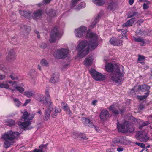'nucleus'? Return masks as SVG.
I'll return each mask as SVG.
<instances>
[{"instance_id":"obj_62","label":"nucleus","mask_w":152,"mask_h":152,"mask_svg":"<svg viewBox=\"0 0 152 152\" xmlns=\"http://www.w3.org/2000/svg\"><path fill=\"white\" fill-rule=\"evenodd\" d=\"M143 20L142 19H140L139 20L137 23L139 24V25H140L141 23H143Z\"/></svg>"},{"instance_id":"obj_61","label":"nucleus","mask_w":152,"mask_h":152,"mask_svg":"<svg viewBox=\"0 0 152 152\" xmlns=\"http://www.w3.org/2000/svg\"><path fill=\"white\" fill-rule=\"evenodd\" d=\"M41 48L44 49L46 48V45L45 44H43L41 45Z\"/></svg>"},{"instance_id":"obj_1","label":"nucleus","mask_w":152,"mask_h":152,"mask_svg":"<svg viewBox=\"0 0 152 152\" xmlns=\"http://www.w3.org/2000/svg\"><path fill=\"white\" fill-rule=\"evenodd\" d=\"M105 67L108 72L113 71L110 75V80L118 84H120L122 81V77L124 74L123 66L120 64H113L108 63L105 65Z\"/></svg>"},{"instance_id":"obj_10","label":"nucleus","mask_w":152,"mask_h":152,"mask_svg":"<svg viewBox=\"0 0 152 152\" xmlns=\"http://www.w3.org/2000/svg\"><path fill=\"white\" fill-rule=\"evenodd\" d=\"M87 28L84 26L75 29V34L77 37L81 38L83 34L85 33Z\"/></svg>"},{"instance_id":"obj_55","label":"nucleus","mask_w":152,"mask_h":152,"mask_svg":"<svg viewBox=\"0 0 152 152\" xmlns=\"http://www.w3.org/2000/svg\"><path fill=\"white\" fill-rule=\"evenodd\" d=\"M31 101V99H27L25 101V103L23 104V106H26L27 104L29 103Z\"/></svg>"},{"instance_id":"obj_3","label":"nucleus","mask_w":152,"mask_h":152,"mask_svg":"<svg viewBox=\"0 0 152 152\" xmlns=\"http://www.w3.org/2000/svg\"><path fill=\"white\" fill-rule=\"evenodd\" d=\"M88 42L86 40L80 42L77 46L76 49L78 51L77 56L83 58L88 53Z\"/></svg>"},{"instance_id":"obj_20","label":"nucleus","mask_w":152,"mask_h":152,"mask_svg":"<svg viewBox=\"0 0 152 152\" xmlns=\"http://www.w3.org/2000/svg\"><path fill=\"white\" fill-rule=\"evenodd\" d=\"M133 39L134 41L137 42H140L141 46H143L145 44V42L144 39L139 37H133Z\"/></svg>"},{"instance_id":"obj_63","label":"nucleus","mask_w":152,"mask_h":152,"mask_svg":"<svg viewBox=\"0 0 152 152\" xmlns=\"http://www.w3.org/2000/svg\"><path fill=\"white\" fill-rule=\"evenodd\" d=\"M5 69L3 65H0V69H2L3 70H4V69Z\"/></svg>"},{"instance_id":"obj_54","label":"nucleus","mask_w":152,"mask_h":152,"mask_svg":"<svg viewBox=\"0 0 152 152\" xmlns=\"http://www.w3.org/2000/svg\"><path fill=\"white\" fill-rule=\"evenodd\" d=\"M5 77L6 76L5 75L0 74V80H3L4 79Z\"/></svg>"},{"instance_id":"obj_47","label":"nucleus","mask_w":152,"mask_h":152,"mask_svg":"<svg viewBox=\"0 0 152 152\" xmlns=\"http://www.w3.org/2000/svg\"><path fill=\"white\" fill-rule=\"evenodd\" d=\"M10 77L12 80H15L18 79V77L15 74H12L10 75Z\"/></svg>"},{"instance_id":"obj_58","label":"nucleus","mask_w":152,"mask_h":152,"mask_svg":"<svg viewBox=\"0 0 152 152\" xmlns=\"http://www.w3.org/2000/svg\"><path fill=\"white\" fill-rule=\"evenodd\" d=\"M106 152H114V151L111 149H107L106 150Z\"/></svg>"},{"instance_id":"obj_25","label":"nucleus","mask_w":152,"mask_h":152,"mask_svg":"<svg viewBox=\"0 0 152 152\" xmlns=\"http://www.w3.org/2000/svg\"><path fill=\"white\" fill-rule=\"evenodd\" d=\"M115 104H113L109 107V109L112 112L115 114H117L119 113V111L116 110Z\"/></svg>"},{"instance_id":"obj_5","label":"nucleus","mask_w":152,"mask_h":152,"mask_svg":"<svg viewBox=\"0 0 152 152\" xmlns=\"http://www.w3.org/2000/svg\"><path fill=\"white\" fill-rule=\"evenodd\" d=\"M62 34V33L59 31L57 28L54 27L50 33V42L51 43L55 42L61 37Z\"/></svg>"},{"instance_id":"obj_4","label":"nucleus","mask_w":152,"mask_h":152,"mask_svg":"<svg viewBox=\"0 0 152 152\" xmlns=\"http://www.w3.org/2000/svg\"><path fill=\"white\" fill-rule=\"evenodd\" d=\"M87 37L91 39L89 43L88 42V50H93L95 49L98 46L97 40L98 37L95 34L92 32H87Z\"/></svg>"},{"instance_id":"obj_28","label":"nucleus","mask_w":152,"mask_h":152,"mask_svg":"<svg viewBox=\"0 0 152 152\" xmlns=\"http://www.w3.org/2000/svg\"><path fill=\"white\" fill-rule=\"evenodd\" d=\"M92 1L95 4L97 5H102L105 3L104 0H92Z\"/></svg>"},{"instance_id":"obj_8","label":"nucleus","mask_w":152,"mask_h":152,"mask_svg":"<svg viewBox=\"0 0 152 152\" xmlns=\"http://www.w3.org/2000/svg\"><path fill=\"white\" fill-rule=\"evenodd\" d=\"M136 137L137 139L139 141L143 142H146L149 137L147 134V132L145 131L139 132L137 133Z\"/></svg>"},{"instance_id":"obj_31","label":"nucleus","mask_w":152,"mask_h":152,"mask_svg":"<svg viewBox=\"0 0 152 152\" xmlns=\"http://www.w3.org/2000/svg\"><path fill=\"white\" fill-rule=\"evenodd\" d=\"M8 83L2 82L0 84V88H5L6 89H8L10 88L9 85L8 84Z\"/></svg>"},{"instance_id":"obj_39","label":"nucleus","mask_w":152,"mask_h":152,"mask_svg":"<svg viewBox=\"0 0 152 152\" xmlns=\"http://www.w3.org/2000/svg\"><path fill=\"white\" fill-rule=\"evenodd\" d=\"M116 7V5L113 3H110L108 6V8L112 10H115Z\"/></svg>"},{"instance_id":"obj_57","label":"nucleus","mask_w":152,"mask_h":152,"mask_svg":"<svg viewBox=\"0 0 152 152\" xmlns=\"http://www.w3.org/2000/svg\"><path fill=\"white\" fill-rule=\"evenodd\" d=\"M50 0H43V2L44 3L48 4L50 2Z\"/></svg>"},{"instance_id":"obj_29","label":"nucleus","mask_w":152,"mask_h":152,"mask_svg":"<svg viewBox=\"0 0 152 152\" xmlns=\"http://www.w3.org/2000/svg\"><path fill=\"white\" fill-rule=\"evenodd\" d=\"M84 120L85 124L87 126L91 127H94L92 123L91 122L90 120L88 119L85 118L84 119Z\"/></svg>"},{"instance_id":"obj_23","label":"nucleus","mask_w":152,"mask_h":152,"mask_svg":"<svg viewBox=\"0 0 152 152\" xmlns=\"http://www.w3.org/2000/svg\"><path fill=\"white\" fill-rule=\"evenodd\" d=\"M46 149V146L45 145H41L39 146V149H35L32 152H42Z\"/></svg>"},{"instance_id":"obj_6","label":"nucleus","mask_w":152,"mask_h":152,"mask_svg":"<svg viewBox=\"0 0 152 152\" xmlns=\"http://www.w3.org/2000/svg\"><path fill=\"white\" fill-rule=\"evenodd\" d=\"M69 53V50L66 49L61 48L56 50L54 52V55L57 59H63L65 58Z\"/></svg>"},{"instance_id":"obj_21","label":"nucleus","mask_w":152,"mask_h":152,"mask_svg":"<svg viewBox=\"0 0 152 152\" xmlns=\"http://www.w3.org/2000/svg\"><path fill=\"white\" fill-rule=\"evenodd\" d=\"M59 75L58 73H55L53 74L51 78V82L55 83L58 80Z\"/></svg>"},{"instance_id":"obj_43","label":"nucleus","mask_w":152,"mask_h":152,"mask_svg":"<svg viewBox=\"0 0 152 152\" xmlns=\"http://www.w3.org/2000/svg\"><path fill=\"white\" fill-rule=\"evenodd\" d=\"M77 137L80 138V139L81 140L83 139L86 140L87 139L86 135L83 134H79L77 136Z\"/></svg>"},{"instance_id":"obj_11","label":"nucleus","mask_w":152,"mask_h":152,"mask_svg":"<svg viewBox=\"0 0 152 152\" xmlns=\"http://www.w3.org/2000/svg\"><path fill=\"white\" fill-rule=\"evenodd\" d=\"M109 42L114 46H119L122 45L123 41L118 39L112 37L110 39Z\"/></svg>"},{"instance_id":"obj_24","label":"nucleus","mask_w":152,"mask_h":152,"mask_svg":"<svg viewBox=\"0 0 152 152\" xmlns=\"http://www.w3.org/2000/svg\"><path fill=\"white\" fill-rule=\"evenodd\" d=\"M50 110L48 109L46 110L44 117V121H46L49 119L50 114Z\"/></svg>"},{"instance_id":"obj_26","label":"nucleus","mask_w":152,"mask_h":152,"mask_svg":"<svg viewBox=\"0 0 152 152\" xmlns=\"http://www.w3.org/2000/svg\"><path fill=\"white\" fill-rule=\"evenodd\" d=\"M35 92L33 91H27L24 92V94L27 97L30 98L34 96Z\"/></svg>"},{"instance_id":"obj_32","label":"nucleus","mask_w":152,"mask_h":152,"mask_svg":"<svg viewBox=\"0 0 152 152\" xmlns=\"http://www.w3.org/2000/svg\"><path fill=\"white\" fill-rule=\"evenodd\" d=\"M6 124L9 126H14L15 124V120L12 119L7 120L6 121Z\"/></svg>"},{"instance_id":"obj_60","label":"nucleus","mask_w":152,"mask_h":152,"mask_svg":"<svg viewBox=\"0 0 152 152\" xmlns=\"http://www.w3.org/2000/svg\"><path fill=\"white\" fill-rule=\"evenodd\" d=\"M127 32V31L126 30H124L123 31H121V34L122 35L125 34L126 32Z\"/></svg>"},{"instance_id":"obj_52","label":"nucleus","mask_w":152,"mask_h":152,"mask_svg":"<svg viewBox=\"0 0 152 152\" xmlns=\"http://www.w3.org/2000/svg\"><path fill=\"white\" fill-rule=\"evenodd\" d=\"M113 142L115 144H116L120 143V141L119 140V139L117 138L113 139Z\"/></svg>"},{"instance_id":"obj_16","label":"nucleus","mask_w":152,"mask_h":152,"mask_svg":"<svg viewBox=\"0 0 152 152\" xmlns=\"http://www.w3.org/2000/svg\"><path fill=\"white\" fill-rule=\"evenodd\" d=\"M52 109L51 116L53 118H55L57 116V114L61 111V110L59 107H55L53 108L51 107Z\"/></svg>"},{"instance_id":"obj_41","label":"nucleus","mask_w":152,"mask_h":152,"mask_svg":"<svg viewBox=\"0 0 152 152\" xmlns=\"http://www.w3.org/2000/svg\"><path fill=\"white\" fill-rule=\"evenodd\" d=\"M86 6V4L85 3H83L80 4L78 5L76 7V9L79 10L85 7Z\"/></svg>"},{"instance_id":"obj_13","label":"nucleus","mask_w":152,"mask_h":152,"mask_svg":"<svg viewBox=\"0 0 152 152\" xmlns=\"http://www.w3.org/2000/svg\"><path fill=\"white\" fill-rule=\"evenodd\" d=\"M20 30L23 34L27 36L28 34L30 31V28L27 26L22 25L20 27Z\"/></svg>"},{"instance_id":"obj_2","label":"nucleus","mask_w":152,"mask_h":152,"mask_svg":"<svg viewBox=\"0 0 152 152\" xmlns=\"http://www.w3.org/2000/svg\"><path fill=\"white\" fill-rule=\"evenodd\" d=\"M19 134V133L17 132L10 131L2 135L1 138L5 141L4 147L7 148L12 145L14 143L13 140Z\"/></svg>"},{"instance_id":"obj_7","label":"nucleus","mask_w":152,"mask_h":152,"mask_svg":"<svg viewBox=\"0 0 152 152\" xmlns=\"http://www.w3.org/2000/svg\"><path fill=\"white\" fill-rule=\"evenodd\" d=\"M89 72L93 78L96 80H104L106 78L104 75L96 72L93 69H91Z\"/></svg>"},{"instance_id":"obj_53","label":"nucleus","mask_w":152,"mask_h":152,"mask_svg":"<svg viewBox=\"0 0 152 152\" xmlns=\"http://www.w3.org/2000/svg\"><path fill=\"white\" fill-rule=\"evenodd\" d=\"M119 139V140L120 141V143L123 144L125 143L124 142V139L123 137H121Z\"/></svg>"},{"instance_id":"obj_64","label":"nucleus","mask_w":152,"mask_h":152,"mask_svg":"<svg viewBox=\"0 0 152 152\" xmlns=\"http://www.w3.org/2000/svg\"><path fill=\"white\" fill-rule=\"evenodd\" d=\"M97 102V101L96 100H94L92 102V104L94 105H96V104Z\"/></svg>"},{"instance_id":"obj_36","label":"nucleus","mask_w":152,"mask_h":152,"mask_svg":"<svg viewBox=\"0 0 152 152\" xmlns=\"http://www.w3.org/2000/svg\"><path fill=\"white\" fill-rule=\"evenodd\" d=\"M17 90L18 91L22 93L23 92L24 90L23 88L19 86H17L15 88H14L13 89H12V91Z\"/></svg>"},{"instance_id":"obj_45","label":"nucleus","mask_w":152,"mask_h":152,"mask_svg":"<svg viewBox=\"0 0 152 152\" xmlns=\"http://www.w3.org/2000/svg\"><path fill=\"white\" fill-rule=\"evenodd\" d=\"M14 100L15 101V104L18 107L21 105V102L18 100V99L15 98L14 99Z\"/></svg>"},{"instance_id":"obj_56","label":"nucleus","mask_w":152,"mask_h":152,"mask_svg":"<svg viewBox=\"0 0 152 152\" xmlns=\"http://www.w3.org/2000/svg\"><path fill=\"white\" fill-rule=\"evenodd\" d=\"M45 94H46V97H45V99L47 98L48 99H49L50 98V96L49 95V93L48 92H46L45 93Z\"/></svg>"},{"instance_id":"obj_34","label":"nucleus","mask_w":152,"mask_h":152,"mask_svg":"<svg viewBox=\"0 0 152 152\" xmlns=\"http://www.w3.org/2000/svg\"><path fill=\"white\" fill-rule=\"evenodd\" d=\"M139 88L142 91H146L149 90L150 89V87L147 85H144L140 86Z\"/></svg>"},{"instance_id":"obj_38","label":"nucleus","mask_w":152,"mask_h":152,"mask_svg":"<svg viewBox=\"0 0 152 152\" xmlns=\"http://www.w3.org/2000/svg\"><path fill=\"white\" fill-rule=\"evenodd\" d=\"M42 15V12L40 10H38L34 14V17L36 18L38 17H40Z\"/></svg>"},{"instance_id":"obj_27","label":"nucleus","mask_w":152,"mask_h":152,"mask_svg":"<svg viewBox=\"0 0 152 152\" xmlns=\"http://www.w3.org/2000/svg\"><path fill=\"white\" fill-rule=\"evenodd\" d=\"M45 97L42 94H39L36 97V99L43 104L45 102Z\"/></svg>"},{"instance_id":"obj_30","label":"nucleus","mask_w":152,"mask_h":152,"mask_svg":"<svg viewBox=\"0 0 152 152\" xmlns=\"http://www.w3.org/2000/svg\"><path fill=\"white\" fill-rule=\"evenodd\" d=\"M134 22V20L133 19H131L125 23H124L122 25L123 27H127L131 26Z\"/></svg>"},{"instance_id":"obj_48","label":"nucleus","mask_w":152,"mask_h":152,"mask_svg":"<svg viewBox=\"0 0 152 152\" xmlns=\"http://www.w3.org/2000/svg\"><path fill=\"white\" fill-rule=\"evenodd\" d=\"M145 58L144 56L140 55H139L138 60V61H140L144 60Z\"/></svg>"},{"instance_id":"obj_9","label":"nucleus","mask_w":152,"mask_h":152,"mask_svg":"<svg viewBox=\"0 0 152 152\" xmlns=\"http://www.w3.org/2000/svg\"><path fill=\"white\" fill-rule=\"evenodd\" d=\"M130 126L128 124V122L124 121V124H119L118 123L117 125V127L118 131L122 132H125L127 131H131L129 129Z\"/></svg>"},{"instance_id":"obj_35","label":"nucleus","mask_w":152,"mask_h":152,"mask_svg":"<svg viewBox=\"0 0 152 152\" xmlns=\"http://www.w3.org/2000/svg\"><path fill=\"white\" fill-rule=\"evenodd\" d=\"M61 106L62 108L64 110L68 111L70 110L68 105L66 103L62 102L61 103Z\"/></svg>"},{"instance_id":"obj_40","label":"nucleus","mask_w":152,"mask_h":152,"mask_svg":"<svg viewBox=\"0 0 152 152\" xmlns=\"http://www.w3.org/2000/svg\"><path fill=\"white\" fill-rule=\"evenodd\" d=\"M149 92H148L145 93L144 95L142 96H138L137 97L138 99L140 100H142L144 99H145L148 95Z\"/></svg>"},{"instance_id":"obj_42","label":"nucleus","mask_w":152,"mask_h":152,"mask_svg":"<svg viewBox=\"0 0 152 152\" xmlns=\"http://www.w3.org/2000/svg\"><path fill=\"white\" fill-rule=\"evenodd\" d=\"M151 3L149 1H148L146 3H144L143 5V8L144 10H147L149 8L148 5Z\"/></svg>"},{"instance_id":"obj_50","label":"nucleus","mask_w":152,"mask_h":152,"mask_svg":"<svg viewBox=\"0 0 152 152\" xmlns=\"http://www.w3.org/2000/svg\"><path fill=\"white\" fill-rule=\"evenodd\" d=\"M149 123L147 121L146 122H141L140 124L142 125V126H146Z\"/></svg>"},{"instance_id":"obj_46","label":"nucleus","mask_w":152,"mask_h":152,"mask_svg":"<svg viewBox=\"0 0 152 152\" xmlns=\"http://www.w3.org/2000/svg\"><path fill=\"white\" fill-rule=\"evenodd\" d=\"M55 14V12L54 11L51 10L50 11V12L47 14L50 17H52Z\"/></svg>"},{"instance_id":"obj_33","label":"nucleus","mask_w":152,"mask_h":152,"mask_svg":"<svg viewBox=\"0 0 152 152\" xmlns=\"http://www.w3.org/2000/svg\"><path fill=\"white\" fill-rule=\"evenodd\" d=\"M8 83L10 84V85L9 86L10 88L9 89L10 90H12V89H13L14 88H15L16 86V83L15 81H9L8 82Z\"/></svg>"},{"instance_id":"obj_14","label":"nucleus","mask_w":152,"mask_h":152,"mask_svg":"<svg viewBox=\"0 0 152 152\" xmlns=\"http://www.w3.org/2000/svg\"><path fill=\"white\" fill-rule=\"evenodd\" d=\"M100 117L101 120L104 121L106 120L109 117L108 112L106 110H103L100 114Z\"/></svg>"},{"instance_id":"obj_59","label":"nucleus","mask_w":152,"mask_h":152,"mask_svg":"<svg viewBox=\"0 0 152 152\" xmlns=\"http://www.w3.org/2000/svg\"><path fill=\"white\" fill-rule=\"evenodd\" d=\"M134 2V0H129V4L130 5H132Z\"/></svg>"},{"instance_id":"obj_12","label":"nucleus","mask_w":152,"mask_h":152,"mask_svg":"<svg viewBox=\"0 0 152 152\" xmlns=\"http://www.w3.org/2000/svg\"><path fill=\"white\" fill-rule=\"evenodd\" d=\"M35 115L34 113H32L31 114H28V112L25 111L21 118V120L25 121L26 120H31Z\"/></svg>"},{"instance_id":"obj_51","label":"nucleus","mask_w":152,"mask_h":152,"mask_svg":"<svg viewBox=\"0 0 152 152\" xmlns=\"http://www.w3.org/2000/svg\"><path fill=\"white\" fill-rule=\"evenodd\" d=\"M80 0H72V6L75 5Z\"/></svg>"},{"instance_id":"obj_15","label":"nucleus","mask_w":152,"mask_h":152,"mask_svg":"<svg viewBox=\"0 0 152 152\" xmlns=\"http://www.w3.org/2000/svg\"><path fill=\"white\" fill-rule=\"evenodd\" d=\"M94 58L92 56L87 57L84 61V64L86 66H88L92 64Z\"/></svg>"},{"instance_id":"obj_19","label":"nucleus","mask_w":152,"mask_h":152,"mask_svg":"<svg viewBox=\"0 0 152 152\" xmlns=\"http://www.w3.org/2000/svg\"><path fill=\"white\" fill-rule=\"evenodd\" d=\"M15 53L14 52H10L7 56L6 58L8 60H14L15 58Z\"/></svg>"},{"instance_id":"obj_37","label":"nucleus","mask_w":152,"mask_h":152,"mask_svg":"<svg viewBox=\"0 0 152 152\" xmlns=\"http://www.w3.org/2000/svg\"><path fill=\"white\" fill-rule=\"evenodd\" d=\"M40 63L42 66H49V63L45 59H42Z\"/></svg>"},{"instance_id":"obj_22","label":"nucleus","mask_w":152,"mask_h":152,"mask_svg":"<svg viewBox=\"0 0 152 152\" xmlns=\"http://www.w3.org/2000/svg\"><path fill=\"white\" fill-rule=\"evenodd\" d=\"M19 13L22 16H24L26 18H28L30 16L31 14L29 12H26L23 10H20Z\"/></svg>"},{"instance_id":"obj_17","label":"nucleus","mask_w":152,"mask_h":152,"mask_svg":"<svg viewBox=\"0 0 152 152\" xmlns=\"http://www.w3.org/2000/svg\"><path fill=\"white\" fill-rule=\"evenodd\" d=\"M45 101L44 103H43L44 105L48 107V109L50 110L51 108L53 106V103L51 101L50 98L48 99L47 98L45 99Z\"/></svg>"},{"instance_id":"obj_18","label":"nucleus","mask_w":152,"mask_h":152,"mask_svg":"<svg viewBox=\"0 0 152 152\" xmlns=\"http://www.w3.org/2000/svg\"><path fill=\"white\" fill-rule=\"evenodd\" d=\"M18 124L20 127L22 128H25L30 125L31 122L29 121L25 122L23 123L19 122L18 123Z\"/></svg>"},{"instance_id":"obj_44","label":"nucleus","mask_w":152,"mask_h":152,"mask_svg":"<svg viewBox=\"0 0 152 152\" xmlns=\"http://www.w3.org/2000/svg\"><path fill=\"white\" fill-rule=\"evenodd\" d=\"M101 16V14H98L95 15V24H96L98 21V20L100 18Z\"/></svg>"},{"instance_id":"obj_49","label":"nucleus","mask_w":152,"mask_h":152,"mask_svg":"<svg viewBox=\"0 0 152 152\" xmlns=\"http://www.w3.org/2000/svg\"><path fill=\"white\" fill-rule=\"evenodd\" d=\"M117 150L118 152H122L124 150V148L122 147L119 146L117 148Z\"/></svg>"}]
</instances>
